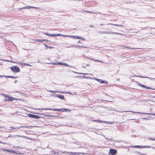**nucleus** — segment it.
<instances>
[{"mask_svg": "<svg viewBox=\"0 0 155 155\" xmlns=\"http://www.w3.org/2000/svg\"><path fill=\"white\" fill-rule=\"evenodd\" d=\"M63 153L65 154H69L70 155H71V154L70 153V152H68L67 151H64L63 152Z\"/></svg>", "mask_w": 155, "mask_h": 155, "instance_id": "c756f323", "label": "nucleus"}, {"mask_svg": "<svg viewBox=\"0 0 155 155\" xmlns=\"http://www.w3.org/2000/svg\"><path fill=\"white\" fill-rule=\"evenodd\" d=\"M12 152L17 155L21 154V153L19 151H17L12 150Z\"/></svg>", "mask_w": 155, "mask_h": 155, "instance_id": "6ab92c4d", "label": "nucleus"}, {"mask_svg": "<svg viewBox=\"0 0 155 155\" xmlns=\"http://www.w3.org/2000/svg\"><path fill=\"white\" fill-rule=\"evenodd\" d=\"M64 64H63V65H64L66 66H68V64L65 63H63Z\"/></svg>", "mask_w": 155, "mask_h": 155, "instance_id": "58836bf2", "label": "nucleus"}, {"mask_svg": "<svg viewBox=\"0 0 155 155\" xmlns=\"http://www.w3.org/2000/svg\"><path fill=\"white\" fill-rule=\"evenodd\" d=\"M4 61H6V62H9L10 61H9L8 60H3Z\"/></svg>", "mask_w": 155, "mask_h": 155, "instance_id": "79ce46f5", "label": "nucleus"}, {"mask_svg": "<svg viewBox=\"0 0 155 155\" xmlns=\"http://www.w3.org/2000/svg\"><path fill=\"white\" fill-rule=\"evenodd\" d=\"M10 129H9V130H11V129H18V127H10Z\"/></svg>", "mask_w": 155, "mask_h": 155, "instance_id": "4be33fe9", "label": "nucleus"}, {"mask_svg": "<svg viewBox=\"0 0 155 155\" xmlns=\"http://www.w3.org/2000/svg\"><path fill=\"white\" fill-rule=\"evenodd\" d=\"M110 153L112 155H114L115 154H116L117 153V151L116 150L113 149H110V151H109Z\"/></svg>", "mask_w": 155, "mask_h": 155, "instance_id": "423d86ee", "label": "nucleus"}, {"mask_svg": "<svg viewBox=\"0 0 155 155\" xmlns=\"http://www.w3.org/2000/svg\"><path fill=\"white\" fill-rule=\"evenodd\" d=\"M91 121L93 122H98L99 123H106V121H102L98 119L97 120H91Z\"/></svg>", "mask_w": 155, "mask_h": 155, "instance_id": "ddd939ff", "label": "nucleus"}, {"mask_svg": "<svg viewBox=\"0 0 155 155\" xmlns=\"http://www.w3.org/2000/svg\"><path fill=\"white\" fill-rule=\"evenodd\" d=\"M55 96L56 97H57L58 98H60L61 99H62L63 100H65V98L64 96L60 94H55Z\"/></svg>", "mask_w": 155, "mask_h": 155, "instance_id": "0eeeda50", "label": "nucleus"}, {"mask_svg": "<svg viewBox=\"0 0 155 155\" xmlns=\"http://www.w3.org/2000/svg\"><path fill=\"white\" fill-rule=\"evenodd\" d=\"M73 47H76L77 46H74V45H73Z\"/></svg>", "mask_w": 155, "mask_h": 155, "instance_id": "6e6d98bb", "label": "nucleus"}, {"mask_svg": "<svg viewBox=\"0 0 155 155\" xmlns=\"http://www.w3.org/2000/svg\"><path fill=\"white\" fill-rule=\"evenodd\" d=\"M10 68L14 72L18 73L20 71V68L16 66H12Z\"/></svg>", "mask_w": 155, "mask_h": 155, "instance_id": "7ed1b4c3", "label": "nucleus"}, {"mask_svg": "<svg viewBox=\"0 0 155 155\" xmlns=\"http://www.w3.org/2000/svg\"><path fill=\"white\" fill-rule=\"evenodd\" d=\"M107 24L114 25H115V26H120H120L122 27L123 26L122 25H120L115 24H111V23H109V24Z\"/></svg>", "mask_w": 155, "mask_h": 155, "instance_id": "5701e85b", "label": "nucleus"}, {"mask_svg": "<svg viewBox=\"0 0 155 155\" xmlns=\"http://www.w3.org/2000/svg\"><path fill=\"white\" fill-rule=\"evenodd\" d=\"M5 76H4V75H0V78L1 77H5Z\"/></svg>", "mask_w": 155, "mask_h": 155, "instance_id": "a18cd8bd", "label": "nucleus"}, {"mask_svg": "<svg viewBox=\"0 0 155 155\" xmlns=\"http://www.w3.org/2000/svg\"><path fill=\"white\" fill-rule=\"evenodd\" d=\"M78 39H80L78 41V47H85L83 46L85 42V39L82 38L80 39V38L79 37H78Z\"/></svg>", "mask_w": 155, "mask_h": 155, "instance_id": "f03ea898", "label": "nucleus"}, {"mask_svg": "<svg viewBox=\"0 0 155 155\" xmlns=\"http://www.w3.org/2000/svg\"><path fill=\"white\" fill-rule=\"evenodd\" d=\"M101 83H104V81H102V80H101Z\"/></svg>", "mask_w": 155, "mask_h": 155, "instance_id": "de8ad7c7", "label": "nucleus"}, {"mask_svg": "<svg viewBox=\"0 0 155 155\" xmlns=\"http://www.w3.org/2000/svg\"><path fill=\"white\" fill-rule=\"evenodd\" d=\"M31 8H38L33 7V6H26L23 7V8H19V9H30Z\"/></svg>", "mask_w": 155, "mask_h": 155, "instance_id": "9d476101", "label": "nucleus"}, {"mask_svg": "<svg viewBox=\"0 0 155 155\" xmlns=\"http://www.w3.org/2000/svg\"><path fill=\"white\" fill-rule=\"evenodd\" d=\"M97 79L98 80H99V79Z\"/></svg>", "mask_w": 155, "mask_h": 155, "instance_id": "13d9d810", "label": "nucleus"}, {"mask_svg": "<svg viewBox=\"0 0 155 155\" xmlns=\"http://www.w3.org/2000/svg\"><path fill=\"white\" fill-rule=\"evenodd\" d=\"M11 134H10V135H9L7 138H8V137H11Z\"/></svg>", "mask_w": 155, "mask_h": 155, "instance_id": "603ef678", "label": "nucleus"}, {"mask_svg": "<svg viewBox=\"0 0 155 155\" xmlns=\"http://www.w3.org/2000/svg\"><path fill=\"white\" fill-rule=\"evenodd\" d=\"M63 64H64L63 63L61 62H58V64L63 65Z\"/></svg>", "mask_w": 155, "mask_h": 155, "instance_id": "4c0bfd02", "label": "nucleus"}, {"mask_svg": "<svg viewBox=\"0 0 155 155\" xmlns=\"http://www.w3.org/2000/svg\"><path fill=\"white\" fill-rule=\"evenodd\" d=\"M152 115L155 116V113L153 114Z\"/></svg>", "mask_w": 155, "mask_h": 155, "instance_id": "864d4df0", "label": "nucleus"}, {"mask_svg": "<svg viewBox=\"0 0 155 155\" xmlns=\"http://www.w3.org/2000/svg\"><path fill=\"white\" fill-rule=\"evenodd\" d=\"M31 126H27V125H21V126H20L18 127V129L21 128H28L29 127H30Z\"/></svg>", "mask_w": 155, "mask_h": 155, "instance_id": "dca6fc26", "label": "nucleus"}, {"mask_svg": "<svg viewBox=\"0 0 155 155\" xmlns=\"http://www.w3.org/2000/svg\"><path fill=\"white\" fill-rule=\"evenodd\" d=\"M151 140H155V139H151Z\"/></svg>", "mask_w": 155, "mask_h": 155, "instance_id": "5fc2aeb1", "label": "nucleus"}, {"mask_svg": "<svg viewBox=\"0 0 155 155\" xmlns=\"http://www.w3.org/2000/svg\"><path fill=\"white\" fill-rule=\"evenodd\" d=\"M42 44L46 48H45V49H46L47 48H48V46L45 44V43H43Z\"/></svg>", "mask_w": 155, "mask_h": 155, "instance_id": "c85d7f7f", "label": "nucleus"}, {"mask_svg": "<svg viewBox=\"0 0 155 155\" xmlns=\"http://www.w3.org/2000/svg\"><path fill=\"white\" fill-rule=\"evenodd\" d=\"M133 147L134 148H148V146H134L133 147Z\"/></svg>", "mask_w": 155, "mask_h": 155, "instance_id": "4468645a", "label": "nucleus"}, {"mask_svg": "<svg viewBox=\"0 0 155 155\" xmlns=\"http://www.w3.org/2000/svg\"><path fill=\"white\" fill-rule=\"evenodd\" d=\"M64 35H62L61 34H51L50 36L52 37H56V36H64Z\"/></svg>", "mask_w": 155, "mask_h": 155, "instance_id": "1a4fd4ad", "label": "nucleus"}, {"mask_svg": "<svg viewBox=\"0 0 155 155\" xmlns=\"http://www.w3.org/2000/svg\"><path fill=\"white\" fill-rule=\"evenodd\" d=\"M3 95L4 96V97H8V96L7 95L5 94H3Z\"/></svg>", "mask_w": 155, "mask_h": 155, "instance_id": "37998d69", "label": "nucleus"}, {"mask_svg": "<svg viewBox=\"0 0 155 155\" xmlns=\"http://www.w3.org/2000/svg\"><path fill=\"white\" fill-rule=\"evenodd\" d=\"M87 66H89V64H88V65H87Z\"/></svg>", "mask_w": 155, "mask_h": 155, "instance_id": "4d7b16f0", "label": "nucleus"}, {"mask_svg": "<svg viewBox=\"0 0 155 155\" xmlns=\"http://www.w3.org/2000/svg\"><path fill=\"white\" fill-rule=\"evenodd\" d=\"M69 37H71L72 38L78 39V36H68Z\"/></svg>", "mask_w": 155, "mask_h": 155, "instance_id": "bb28decb", "label": "nucleus"}, {"mask_svg": "<svg viewBox=\"0 0 155 155\" xmlns=\"http://www.w3.org/2000/svg\"><path fill=\"white\" fill-rule=\"evenodd\" d=\"M154 29H155V28H154Z\"/></svg>", "mask_w": 155, "mask_h": 155, "instance_id": "052dcab7", "label": "nucleus"}, {"mask_svg": "<svg viewBox=\"0 0 155 155\" xmlns=\"http://www.w3.org/2000/svg\"><path fill=\"white\" fill-rule=\"evenodd\" d=\"M48 117H56L55 115H48Z\"/></svg>", "mask_w": 155, "mask_h": 155, "instance_id": "ea45409f", "label": "nucleus"}, {"mask_svg": "<svg viewBox=\"0 0 155 155\" xmlns=\"http://www.w3.org/2000/svg\"><path fill=\"white\" fill-rule=\"evenodd\" d=\"M14 100V98L12 97L9 96H8L7 98H6L5 101H12Z\"/></svg>", "mask_w": 155, "mask_h": 155, "instance_id": "6e6552de", "label": "nucleus"}, {"mask_svg": "<svg viewBox=\"0 0 155 155\" xmlns=\"http://www.w3.org/2000/svg\"><path fill=\"white\" fill-rule=\"evenodd\" d=\"M18 137H21L23 138H25V136H21L19 135H17Z\"/></svg>", "mask_w": 155, "mask_h": 155, "instance_id": "473e14b6", "label": "nucleus"}, {"mask_svg": "<svg viewBox=\"0 0 155 155\" xmlns=\"http://www.w3.org/2000/svg\"><path fill=\"white\" fill-rule=\"evenodd\" d=\"M44 34L48 36H50L51 34L49 33H44Z\"/></svg>", "mask_w": 155, "mask_h": 155, "instance_id": "72a5a7b5", "label": "nucleus"}, {"mask_svg": "<svg viewBox=\"0 0 155 155\" xmlns=\"http://www.w3.org/2000/svg\"><path fill=\"white\" fill-rule=\"evenodd\" d=\"M3 127H2L1 126H0V129H1V128H3Z\"/></svg>", "mask_w": 155, "mask_h": 155, "instance_id": "8fccbe9b", "label": "nucleus"}, {"mask_svg": "<svg viewBox=\"0 0 155 155\" xmlns=\"http://www.w3.org/2000/svg\"><path fill=\"white\" fill-rule=\"evenodd\" d=\"M125 47L126 48H127L128 49H137L138 48H130V47Z\"/></svg>", "mask_w": 155, "mask_h": 155, "instance_id": "7c9ffc66", "label": "nucleus"}, {"mask_svg": "<svg viewBox=\"0 0 155 155\" xmlns=\"http://www.w3.org/2000/svg\"><path fill=\"white\" fill-rule=\"evenodd\" d=\"M101 25H102L103 24H101Z\"/></svg>", "mask_w": 155, "mask_h": 155, "instance_id": "bf43d9fd", "label": "nucleus"}, {"mask_svg": "<svg viewBox=\"0 0 155 155\" xmlns=\"http://www.w3.org/2000/svg\"><path fill=\"white\" fill-rule=\"evenodd\" d=\"M38 110H51L55 111H59L60 112L63 111L62 110V108L61 109L57 108H41L38 109Z\"/></svg>", "mask_w": 155, "mask_h": 155, "instance_id": "f257e3e1", "label": "nucleus"}, {"mask_svg": "<svg viewBox=\"0 0 155 155\" xmlns=\"http://www.w3.org/2000/svg\"><path fill=\"white\" fill-rule=\"evenodd\" d=\"M25 138H26L27 139H30L31 140H33L32 139V138H30L28 137H27V136H25Z\"/></svg>", "mask_w": 155, "mask_h": 155, "instance_id": "f704fd0d", "label": "nucleus"}, {"mask_svg": "<svg viewBox=\"0 0 155 155\" xmlns=\"http://www.w3.org/2000/svg\"><path fill=\"white\" fill-rule=\"evenodd\" d=\"M94 61H96V62H101V61H100L99 60H94Z\"/></svg>", "mask_w": 155, "mask_h": 155, "instance_id": "a19ab883", "label": "nucleus"}, {"mask_svg": "<svg viewBox=\"0 0 155 155\" xmlns=\"http://www.w3.org/2000/svg\"><path fill=\"white\" fill-rule=\"evenodd\" d=\"M14 100H18V99H17V98H14Z\"/></svg>", "mask_w": 155, "mask_h": 155, "instance_id": "3c124183", "label": "nucleus"}, {"mask_svg": "<svg viewBox=\"0 0 155 155\" xmlns=\"http://www.w3.org/2000/svg\"><path fill=\"white\" fill-rule=\"evenodd\" d=\"M137 85L140 86L142 87H143L146 88L147 89H152L153 90H155V89L151 88L149 87H147L144 85H142L140 83H139L138 82H137Z\"/></svg>", "mask_w": 155, "mask_h": 155, "instance_id": "39448f33", "label": "nucleus"}, {"mask_svg": "<svg viewBox=\"0 0 155 155\" xmlns=\"http://www.w3.org/2000/svg\"><path fill=\"white\" fill-rule=\"evenodd\" d=\"M52 64L53 65L58 64V62H53L52 63Z\"/></svg>", "mask_w": 155, "mask_h": 155, "instance_id": "e433bc0d", "label": "nucleus"}, {"mask_svg": "<svg viewBox=\"0 0 155 155\" xmlns=\"http://www.w3.org/2000/svg\"><path fill=\"white\" fill-rule=\"evenodd\" d=\"M84 11L86 12H88V13H95V12H93L89 11H87V10H84Z\"/></svg>", "mask_w": 155, "mask_h": 155, "instance_id": "cd10ccee", "label": "nucleus"}, {"mask_svg": "<svg viewBox=\"0 0 155 155\" xmlns=\"http://www.w3.org/2000/svg\"><path fill=\"white\" fill-rule=\"evenodd\" d=\"M41 114L43 115L45 117H48V114H44L43 113H41Z\"/></svg>", "mask_w": 155, "mask_h": 155, "instance_id": "2f4dec72", "label": "nucleus"}, {"mask_svg": "<svg viewBox=\"0 0 155 155\" xmlns=\"http://www.w3.org/2000/svg\"><path fill=\"white\" fill-rule=\"evenodd\" d=\"M3 150L5 151H6L9 152H12V150L7 149L5 148H4L3 149Z\"/></svg>", "mask_w": 155, "mask_h": 155, "instance_id": "aec40b11", "label": "nucleus"}, {"mask_svg": "<svg viewBox=\"0 0 155 155\" xmlns=\"http://www.w3.org/2000/svg\"><path fill=\"white\" fill-rule=\"evenodd\" d=\"M113 34V35H114V34H116V35H121V34H120V33H117V32H111V34Z\"/></svg>", "mask_w": 155, "mask_h": 155, "instance_id": "393cba45", "label": "nucleus"}, {"mask_svg": "<svg viewBox=\"0 0 155 155\" xmlns=\"http://www.w3.org/2000/svg\"><path fill=\"white\" fill-rule=\"evenodd\" d=\"M27 115L28 116V117H29L32 118H35V119H39L40 118V117L37 115L33 114H27Z\"/></svg>", "mask_w": 155, "mask_h": 155, "instance_id": "20e7f679", "label": "nucleus"}, {"mask_svg": "<svg viewBox=\"0 0 155 155\" xmlns=\"http://www.w3.org/2000/svg\"><path fill=\"white\" fill-rule=\"evenodd\" d=\"M62 110H63V112H69L70 111V110L68 109L67 108H63Z\"/></svg>", "mask_w": 155, "mask_h": 155, "instance_id": "412c9836", "label": "nucleus"}, {"mask_svg": "<svg viewBox=\"0 0 155 155\" xmlns=\"http://www.w3.org/2000/svg\"><path fill=\"white\" fill-rule=\"evenodd\" d=\"M17 82V80H15V81H14V83H16V82Z\"/></svg>", "mask_w": 155, "mask_h": 155, "instance_id": "49530a36", "label": "nucleus"}, {"mask_svg": "<svg viewBox=\"0 0 155 155\" xmlns=\"http://www.w3.org/2000/svg\"><path fill=\"white\" fill-rule=\"evenodd\" d=\"M4 76H5V77H5V78H18L17 77H15L14 76H6V75H4Z\"/></svg>", "mask_w": 155, "mask_h": 155, "instance_id": "f3484780", "label": "nucleus"}, {"mask_svg": "<svg viewBox=\"0 0 155 155\" xmlns=\"http://www.w3.org/2000/svg\"><path fill=\"white\" fill-rule=\"evenodd\" d=\"M47 91H49L51 93H56V92H59L61 93H64V92H62V91L61 92H59V91H51V90H48Z\"/></svg>", "mask_w": 155, "mask_h": 155, "instance_id": "a211bd4d", "label": "nucleus"}, {"mask_svg": "<svg viewBox=\"0 0 155 155\" xmlns=\"http://www.w3.org/2000/svg\"><path fill=\"white\" fill-rule=\"evenodd\" d=\"M35 41L36 42H42L43 41H48V42L50 41L46 39H38L36 40Z\"/></svg>", "mask_w": 155, "mask_h": 155, "instance_id": "f8f14e48", "label": "nucleus"}, {"mask_svg": "<svg viewBox=\"0 0 155 155\" xmlns=\"http://www.w3.org/2000/svg\"><path fill=\"white\" fill-rule=\"evenodd\" d=\"M70 153L71 154L73 155H76L77 154H78V153L77 152H70Z\"/></svg>", "mask_w": 155, "mask_h": 155, "instance_id": "a878e982", "label": "nucleus"}, {"mask_svg": "<svg viewBox=\"0 0 155 155\" xmlns=\"http://www.w3.org/2000/svg\"><path fill=\"white\" fill-rule=\"evenodd\" d=\"M99 33L100 34H110L111 32L107 31H99Z\"/></svg>", "mask_w": 155, "mask_h": 155, "instance_id": "2eb2a0df", "label": "nucleus"}, {"mask_svg": "<svg viewBox=\"0 0 155 155\" xmlns=\"http://www.w3.org/2000/svg\"><path fill=\"white\" fill-rule=\"evenodd\" d=\"M48 48H49L50 49H51V48H54L53 47H51L50 46H48Z\"/></svg>", "mask_w": 155, "mask_h": 155, "instance_id": "c03bdc74", "label": "nucleus"}, {"mask_svg": "<svg viewBox=\"0 0 155 155\" xmlns=\"http://www.w3.org/2000/svg\"><path fill=\"white\" fill-rule=\"evenodd\" d=\"M0 143L5 144V143H3L1 141H0Z\"/></svg>", "mask_w": 155, "mask_h": 155, "instance_id": "09e8293b", "label": "nucleus"}, {"mask_svg": "<svg viewBox=\"0 0 155 155\" xmlns=\"http://www.w3.org/2000/svg\"><path fill=\"white\" fill-rule=\"evenodd\" d=\"M21 65H22L31 66V65L30 64L26 63H22L21 64Z\"/></svg>", "mask_w": 155, "mask_h": 155, "instance_id": "b1692460", "label": "nucleus"}, {"mask_svg": "<svg viewBox=\"0 0 155 155\" xmlns=\"http://www.w3.org/2000/svg\"><path fill=\"white\" fill-rule=\"evenodd\" d=\"M50 153H51V154H54L55 155H58L59 153V150H51V151Z\"/></svg>", "mask_w": 155, "mask_h": 155, "instance_id": "9b49d317", "label": "nucleus"}, {"mask_svg": "<svg viewBox=\"0 0 155 155\" xmlns=\"http://www.w3.org/2000/svg\"><path fill=\"white\" fill-rule=\"evenodd\" d=\"M135 76L137 77H140V78H146V77H143V76H140L136 75V76Z\"/></svg>", "mask_w": 155, "mask_h": 155, "instance_id": "c9c22d12", "label": "nucleus"}]
</instances>
